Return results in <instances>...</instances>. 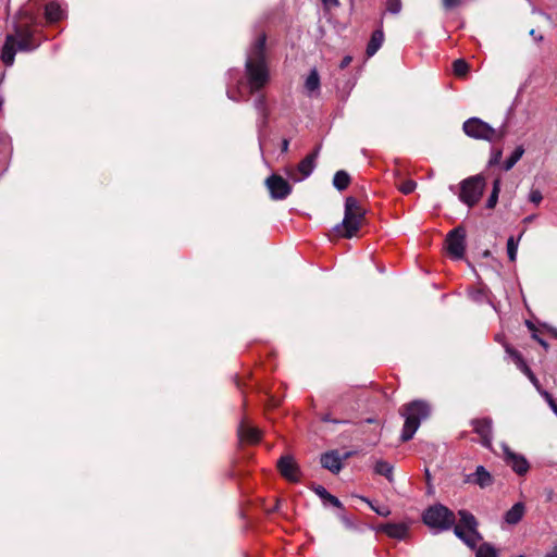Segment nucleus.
Returning <instances> with one entry per match:
<instances>
[{"mask_svg":"<svg viewBox=\"0 0 557 557\" xmlns=\"http://www.w3.org/2000/svg\"><path fill=\"white\" fill-rule=\"evenodd\" d=\"M321 463L325 469L332 472H338L342 468V457L338 451L325 453L321 457Z\"/></svg>","mask_w":557,"mask_h":557,"instance_id":"f3484780","label":"nucleus"},{"mask_svg":"<svg viewBox=\"0 0 557 557\" xmlns=\"http://www.w3.org/2000/svg\"><path fill=\"white\" fill-rule=\"evenodd\" d=\"M459 521L455 524L454 533L470 548H475L482 536L478 531V522L474 516L466 510H459Z\"/></svg>","mask_w":557,"mask_h":557,"instance_id":"39448f33","label":"nucleus"},{"mask_svg":"<svg viewBox=\"0 0 557 557\" xmlns=\"http://www.w3.org/2000/svg\"><path fill=\"white\" fill-rule=\"evenodd\" d=\"M384 40V34L382 30L377 29L372 33L371 39L367 47L368 57L374 55L377 50L381 48Z\"/></svg>","mask_w":557,"mask_h":557,"instance_id":"aec40b11","label":"nucleus"},{"mask_svg":"<svg viewBox=\"0 0 557 557\" xmlns=\"http://www.w3.org/2000/svg\"><path fill=\"white\" fill-rule=\"evenodd\" d=\"M517 359L520 361L521 363V369L523 370V372L529 376V379L531 380V382L539 388V381L535 377V375L531 372V370L522 362V360L520 359V356H516Z\"/></svg>","mask_w":557,"mask_h":557,"instance_id":"f704fd0d","label":"nucleus"},{"mask_svg":"<svg viewBox=\"0 0 557 557\" xmlns=\"http://www.w3.org/2000/svg\"><path fill=\"white\" fill-rule=\"evenodd\" d=\"M524 153V149L522 146H518L513 152L511 153V156L509 158H507V160L505 161L504 163V170L505 171H509L510 169H512L515 166V164L522 158Z\"/></svg>","mask_w":557,"mask_h":557,"instance_id":"a878e982","label":"nucleus"},{"mask_svg":"<svg viewBox=\"0 0 557 557\" xmlns=\"http://www.w3.org/2000/svg\"><path fill=\"white\" fill-rule=\"evenodd\" d=\"M502 150H496L493 152L492 158L490 160V164H496L500 161Z\"/></svg>","mask_w":557,"mask_h":557,"instance_id":"ea45409f","label":"nucleus"},{"mask_svg":"<svg viewBox=\"0 0 557 557\" xmlns=\"http://www.w3.org/2000/svg\"><path fill=\"white\" fill-rule=\"evenodd\" d=\"M522 235L523 232L519 235L517 239L513 236H510L507 240V253L511 262H515L517 259L518 246Z\"/></svg>","mask_w":557,"mask_h":557,"instance_id":"393cba45","label":"nucleus"},{"mask_svg":"<svg viewBox=\"0 0 557 557\" xmlns=\"http://www.w3.org/2000/svg\"><path fill=\"white\" fill-rule=\"evenodd\" d=\"M543 199V196H542V193L537 189H533L531 190L530 195H529V200L534 203V205H539Z\"/></svg>","mask_w":557,"mask_h":557,"instance_id":"e433bc0d","label":"nucleus"},{"mask_svg":"<svg viewBox=\"0 0 557 557\" xmlns=\"http://www.w3.org/2000/svg\"><path fill=\"white\" fill-rule=\"evenodd\" d=\"M375 472L379 474H382L388 479L389 483H393L392 473H393V467L386 462V461H377L375 463Z\"/></svg>","mask_w":557,"mask_h":557,"instance_id":"cd10ccee","label":"nucleus"},{"mask_svg":"<svg viewBox=\"0 0 557 557\" xmlns=\"http://www.w3.org/2000/svg\"><path fill=\"white\" fill-rule=\"evenodd\" d=\"M461 3V0H443V5L445 9H451Z\"/></svg>","mask_w":557,"mask_h":557,"instance_id":"58836bf2","label":"nucleus"},{"mask_svg":"<svg viewBox=\"0 0 557 557\" xmlns=\"http://www.w3.org/2000/svg\"><path fill=\"white\" fill-rule=\"evenodd\" d=\"M530 36H532L536 41L543 40V36L540 34H536L535 29L530 30Z\"/></svg>","mask_w":557,"mask_h":557,"instance_id":"c03bdc74","label":"nucleus"},{"mask_svg":"<svg viewBox=\"0 0 557 557\" xmlns=\"http://www.w3.org/2000/svg\"><path fill=\"white\" fill-rule=\"evenodd\" d=\"M319 151L320 148L318 147L314 151L305 157L297 166L287 168L285 173L288 178L295 183H298L309 177L315 168V161L319 156Z\"/></svg>","mask_w":557,"mask_h":557,"instance_id":"1a4fd4ad","label":"nucleus"},{"mask_svg":"<svg viewBox=\"0 0 557 557\" xmlns=\"http://www.w3.org/2000/svg\"><path fill=\"white\" fill-rule=\"evenodd\" d=\"M3 102V98L0 96V110L2 109Z\"/></svg>","mask_w":557,"mask_h":557,"instance_id":"8fccbe9b","label":"nucleus"},{"mask_svg":"<svg viewBox=\"0 0 557 557\" xmlns=\"http://www.w3.org/2000/svg\"><path fill=\"white\" fill-rule=\"evenodd\" d=\"M265 185L273 199H285L292 193V186L280 175H271L267 178Z\"/></svg>","mask_w":557,"mask_h":557,"instance_id":"f8f14e48","label":"nucleus"},{"mask_svg":"<svg viewBox=\"0 0 557 557\" xmlns=\"http://www.w3.org/2000/svg\"><path fill=\"white\" fill-rule=\"evenodd\" d=\"M401 0H387L386 10L392 14H397L401 11Z\"/></svg>","mask_w":557,"mask_h":557,"instance_id":"72a5a7b5","label":"nucleus"},{"mask_svg":"<svg viewBox=\"0 0 557 557\" xmlns=\"http://www.w3.org/2000/svg\"><path fill=\"white\" fill-rule=\"evenodd\" d=\"M39 46L28 27H16L15 33L8 35L1 50V61L12 66L17 51L29 52Z\"/></svg>","mask_w":557,"mask_h":557,"instance_id":"f03ea898","label":"nucleus"},{"mask_svg":"<svg viewBox=\"0 0 557 557\" xmlns=\"http://www.w3.org/2000/svg\"><path fill=\"white\" fill-rule=\"evenodd\" d=\"M364 218V210L359 206L354 197H348L345 201V215L342 224L336 225L335 231L346 238H351L359 231Z\"/></svg>","mask_w":557,"mask_h":557,"instance_id":"20e7f679","label":"nucleus"},{"mask_svg":"<svg viewBox=\"0 0 557 557\" xmlns=\"http://www.w3.org/2000/svg\"><path fill=\"white\" fill-rule=\"evenodd\" d=\"M453 69H454V73L457 76L461 77V76H465L468 73L469 65H468V63L465 60L458 59V60H456L454 62Z\"/></svg>","mask_w":557,"mask_h":557,"instance_id":"7c9ffc66","label":"nucleus"},{"mask_svg":"<svg viewBox=\"0 0 557 557\" xmlns=\"http://www.w3.org/2000/svg\"><path fill=\"white\" fill-rule=\"evenodd\" d=\"M499 191H500V180L499 178H496L493 183V190L487 199V202H486V207L488 209H493L497 201H498V195H499Z\"/></svg>","mask_w":557,"mask_h":557,"instance_id":"c85d7f7f","label":"nucleus"},{"mask_svg":"<svg viewBox=\"0 0 557 557\" xmlns=\"http://www.w3.org/2000/svg\"><path fill=\"white\" fill-rule=\"evenodd\" d=\"M423 522L431 529L445 531L455 524V515L445 506L436 505L424 511Z\"/></svg>","mask_w":557,"mask_h":557,"instance_id":"0eeeda50","label":"nucleus"},{"mask_svg":"<svg viewBox=\"0 0 557 557\" xmlns=\"http://www.w3.org/2000/svg\"><path fill=\"white\" fill-rule=\"evenodd\" d=\"M541 395L545 398L550 409L554 411V413L557 416V403L553 398V396L547 393L546 391L541 392Z\"/></svg>","mask_w":557,"mask_h":557,"instance_id":"c9c22d12","label":"nucleus"},{"mask_svg":"<svg viewBox=\"0 0 557 557\" xmlns=\"http://www.w3.org/2000/svg\"><path fill=\"white\" fill-rule=\"evenodd\" d=\"M534 338H536V341L545 348H547V343L545 341H543L542 338H539L537 336H534Z\"/></svg>","mask_w":557,"mask_h":557,"instance_id":"49530a36","label":"nucleus"},{"mask_svg":"<svg viewBox=\"0 0 557 557\" xmlns=\"http://www.w3.org/2000/svg\"><path fill=\"white\" fill-rule=\"evenodd\" d=\"M371 506V508L380 516L386 517L389 515V509L385 506L375 507L370 502H368Z\"/></svg>","mask_w":557,"mask_h":557,"instance_id":"4c0bfd02","label":"nucleus"},{"mask_svg":"<svg viewBox=\"0 0 557 557\" xmlns=\"http://www.w3.org/2000/svg\"><path fill=\"white\" fill-rule=\"evenodd\" d=\"M265 39L264 34L259 35L247 51L245 72L250 94L260 90L270 81L265 58Z\"/></svg>","mask_w":557,"mask_h":557,"instance_id":"f257e3e1","label":"nucleus"},{"mask_svg":"<svg viewBox=\"0 0 557 557\" xmlns=\"http://www.w3.org/2000/svg\"><path fill=\"white\" fill-rule=\"evenodd\" d=\"M323 421H332L329 416L323 417Z\"/></svg>","mask_w":557,"mask_h":557,"instance_id":"3c124183","label":"nucleus"},{"mask_svg":"<svg viewBox=\"0 0 557 557\" xmlns=\"http://www.w3.org/2000/svg\"><path fill=\"white\" fill-rule=\"evenodd\" d=\"M277 467L280 469L281 474L289 482L294 483L297 481L298 469L294 459L290 456H283L278 460Z\"/></svg>","mask_w":557,"mask_h":557,"instance_id":"4468645a","label":"nucleus"},{"mask_svg":"<svg viewBox=\"0 0 557 557\" xmlns=\"http://www.w3.org/2000/svg\"><path fill=\"white\" fill-rule=\"evenodd\" d=\"M524 512V504L518 502L509 510L506 511L504 519L508 524L515 525L522 519Z\"/></svg>","mask_w":557,"mask_h":557,"instance_id":"6ab92c4d","label":"nucleus"},{"mask_svg":"<svg viewBox=\"0 0 557 557\" xmlns=\"http://www.w3.org/2000/svg\"><path fill=\"white\" fill-rule=\"evenodd\" d=\"M425 476H426L428 487H431V484H432V483H431V475H430V473H429V471H428V470L425 471Z\"/></svg>","mask_w":557,"mask_h":557,"instance_id":"de8ad7c7","label":"nucleus"},{"mask_svg":"<svg viewBox=\"0 0 557 557\" xmlns=\"http://www.w3.org/2000/svg\"><path fill=\"white\" fill-rule=\"evenodd\" d=\"M504 460L517 474L523 475L529 470V462L527 459L515 451H512L507 444L503 443L500 445Z\"/></svg>","mask_w":557,"mask_h":557,"instance_id":"9b49d317","label":"nucleus"},{"mask_svg":"<svg viewBox=\"0 0 557 557\" xmlns=\"http://www.w3.org/2000/svg\"><path fill=\"white\" fill-rule=\"evenodd\" d=\"M533 219H534V215H530V216H527V218L523 220V222H524V223H530V222H532V221H533Z\"/></svg>","mask_w":557,"mask_h":557,"instance_id":"09e8293b","label":"nucleus"},{"mask_svg":"<svg viewBox=\"0 0 557 557\" xmlns=\"http://www.w3.org/2000/svg\"><path fill=\"white\" fill-rule=\"evenodd\" d=\"M475 557H498V550L490 543H483L478 547Z\"/></svg>","mask_w":557,"mask_h":557,"instance_id":"bb28decb","label":"nucleus"},{"mask_svg":"<svg viewBox=\"0 0 557 557\" xmlns=\"http://www.w3.org/2000/svg\"><path fill=\"white\" fill-rule=\"evenodd\" d=\"M400 414L405 418L400 438L403 442H407L413 437L414 433L420 426L421 421L429 417L430 407L424 401L414 400L403 406L400 409Z\"/></svg>","mask_w":557,"mask_h":557,"instance_id":"7ed1b4c3","label":"nucleus"},{"mask_svg":"<svg viewBox=\"0 0 557 557\" xmlns=\"http://www.w3.org/2000/svg\"><path fill=\"white\" fill-rule=\"evenodd\" d=\"M377 530L397 540H404L408 533V527L405 523H385L380 525Z\"/></svg>","mask_w":557,"mask_h":557,"instance_id":"dca6fc26","label":"nucleus"},{"mask_svg":"<svg viewBox=\"0 0 557 557\" xmlns=\"http://www.w3.org/2000/svg\"><path fill=\"white\" fill-rule=\"evenodd\" d=\"M255 108L262 115L263 123H265L268 113H267L265 98L263 96H259L258 98H256Z\"/></svg>","mask_w":557,"mask_h":557,"instance_id":"2f4dec72","label":"nucleus"},{"mask_svg":"<svg viewBox=\"0 0 557 557\" xmlns=\"http://www.w3.org/2000/svg\"><path fill=\"white\" fill-rule=\"evenodd\" d=\"M288 146H289V141H288V139H284V140L282 141V147H281L282 152H287V150H288Z\"/></svg>","mask_w":557,"mask_h":557,"instance_id":"a18cd8bd","label":"nucleus"},{"mask_svg":"<svg viewBox=\"0 0 557 557\" xmlns=\"http://www.w3.org/2000/svg\"><path fill=\"white\" fill-rule=\"evenodd\" d=\"M350 177L347 172L341 170L337 171L333 177V185L338 190H344L348 187Z\"/></svg>","mask_w":557,"mask_h":557,"instance_id":"5701e85b","label":"nucleus"},{"mask_svg":"<svg viewBox=\"0 0 557 557\" xmlns=\"http://www.w3.org/2000/svg\"><path fill=\"white\" fill-rule=\"evenodd\" d=\"M463 132L472 138L482 139L490 143L499 140L504 137L500 129L492 127L479 117H470L463 123Z\"/></svg>","mask_w":557,"mask_h":557,"instance_id":"423d86ee","label":"nucleus"},{"mask_svg":"<svg viewBox=\"0 0 557 557\" xmlns=\"http://www.w3.org/2000/svg\"><path fill=\"white\" fill-rule=\"evenodd\" d=\"M322 3L327 9L336 8V7L339 5V1L338 0H322Z\"/></svg>","mask_w":557,"mask_h":557,"instance_id":"a19ab883","label":"nucleus"},{"mask_svg":"<svg viewBox=\"0 0 557 557\" xmlns=\"http://www.w3.org/2000/svg\"><path fill=\"white\" fill-rule=\"evenodd\" d=\"M351 60H352V59H351V57H349V55L345 57V58L342 60V62H341V64H339V67H341V69H345L346 66H348V65L350 64Z\"/></svg>","mask_w":557,"mask_h":557,"instance_id":"79ce46f5","label":"nucleus"},{"mask_svg":"<svg viewBox=\"0 0 557 557\" xmlns=\"http://www.w3.org/2000/svg\"><path fill=\"white\" fill-rule=\"evenodd\" d=\"M544 557H557V544Z\"/></svg>","mask_w":557,"mask_h":557,"instance_id":"37998d69","label":"nucleus"},{"mask_svg":"<svg viewBox=\"0 0 557 557\" xmlns=\"http://www.w3.org/2000/svg\"><path fill=\"white\" fill-rule=\"evenodd\" d=\"M305 88L309 96L320 89V77L315 69L311 70L305 82Z\"/></svg>","mask_w":557,"mask_h":557,"instance_id":"412c9836","label":"nucleus"},{"mask_svg":"<svg viewBox=\"0 0 557 557\" xmlns=\"http://www.w3.org/2000/svg\"><path fill=\"white\" fill-rule=\"evenodd\" d=\"M238 434L242 441L255 444L260 441L261 434L257 428L242 423L238 429Z\"/></svg>","mask_w":557,"mask_h":557,"instance_id":"a211bd4d","label":"nucleus"},{"mask_svg":"<svg viewBox=\"0 0 557 557\" xmlns=\"http://www.w3.org/2000/svg\"><path fill=\"white\" fill-rule=\"evenodd\" d=\"M314 492L321 498V500L323 502V504L325 506L326 505H331V506H334L336 508H341L342 507V503L339 502V499L337 497L331 495L327 492V490H314Z\"/></svg>","mask_w":557,"mask_h":557,"instance_id":"b1692460","label":"nucleus"},{"mask_svg":"<svg viewBox=\"0 0 557 557\" xmlns=\"http://www.w3.org/2000/svg\"><path fill=\"white\" fill-rule=\"evenodd\" d=\"M227 95H228V98H230V99L235 100V98L232 96V94H231V92H227Z\"/></svg>","mask_w":557,"mask_h":557,"instance_id":"603ef678","label":"nucleus"},{"mask_svg":"<svg viewBox=\"0 0 557 557\" xmlns=\"http://www.w3.org/2000/svg\"><path fill=\"white\" fill-rule=\"evenodd\" d=\"M338 518L347 530L354 531V532L360 531L359 525L350 517H348L345 512H341L338 515Z\"/></svg>","mask_w":557,"mask_h":557,"instance_id":"c756f323","label":"nucleus"},{"mask_svg":"<svg viewBox=\"0 0 557 557\" xmlns=\"http://www.w3.org/2000/svg\"><path fill=\"white\" fill-rule=\"evenodd\" d=\"M46 17L50 22H57L62 18L63 11L61 7L55 2H50L46 5Z\"/></svg>","mask_w":557,"mask_h":557,"instance_id":"4be33fe9","label":"nucleus"},{"mask_svg":"<svg viewBox=\"0 0 557 557\" xmlns=\"http://www.w3.org/2000/svg\"><path fill=\"white\" fill-rule=\"evenodd\" d=\"M485 182L476 175L461 182L459 199L468 207H473L483 195Z\"/></svg>","mask_w":557,"mask_h":557,"instance_id":"6e6552de","label":"nucleus"},{"mask_svg":"<svg viewBox=\"0 0 557 557\" xmlns=\"http://www.w3.org/2000/svg\"><path fill=\"white\" fill-rule=\"evenodd\" d=\"M465 483L476 484L481 487L493 484L491 474L485 470L483 466H479L474 473L467 475Z\"/></svg>","mask_w":557,"mask_h":557,"instance_id":"2eb2a0df","label":"nucleus"},{"mask_svg":"<svg viewBox=\"0 0 557 557\" xmlns=\"http://www.w3.org/2000/svg\"><path fill=\"white\" fill-rule=\"evenodd\" d=\"M416 187L417 183L411 180L405 181L398 185V189L405 195L411 194L416 189Z\"/></svg>","mask_w":557,"mask_h":557,"instance_id":"473e14b6","label":"nucleus"},{"mask_svg":"<svg viewBox=\"0 0 557 557\" xmlns=\"http://www.w3.org/2000/svg\"><path fill=\"white\" fill-rule=\"evenodd\" d=\"M472 424L474 431L480 435L483 446L490 448L492 445V420H474Z\"/></svg>","mask_w":557,"mask_h":557,"instance_id":"ddd939ff","label":"nucleus"},{"mask_svg":"<svg viewBox=\"0 0 557 557\" xmlns=\"http://www.w3.org/2000/svg\"><path fill=\"white\" fill-rule=\"evenodd\" d=\"M466 232L462 227H456L450 231L446 237V245L449 255L456 259H461L465 255Z\"/></svg>","mask_w":557,"mask_h":557,"instance_id":"9d476101","label":"nucleus"}]
</instances>
